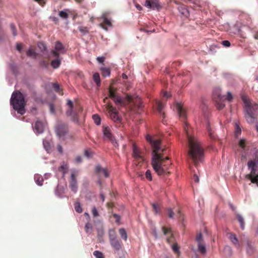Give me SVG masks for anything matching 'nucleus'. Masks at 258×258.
Segmentation results:
<instances>
[{
  "label": "nucleus",
  "mask_w": 258,
  "mask_h": 258,
  "mask_svg": "<svg viewBox=\"0 0 258 258\" xmlns=\"http://www.w3.org/2000/svg\"><path fill=\"white\" fill-rule=\"evenodd\" d=\"M110 242L111 246L115 249L118 250L121 248L120 242L117 239L110 240Z\"/></svg>",
  "instance_id": "b1692460"
},
{
  "label": "nucleus",
  "mask_w": 258,
  "mask_h": 258,
  "mask_svg": "<svg viewBox=\"0 0 258 258\" xmlns=\"http://www.w3.org/2000/svg\"><path fill=\"white\" fill-rule=\"evenodd\" d=\"M53 88L56 92H59L60 88H59V86L58 84H57V83L53 84Z\"/></svg>",
  "instance_id": "6e6d98bb"
},
{
  "label": "nucleus",
  "mask_w": 258,
  "mask_h": 258,
  "mask_svg": "<svg viewBox=\"0 0 258 258\" xmlns=\"http://www.w3.org/2000/svg\"><path fill=\"white\" fill-rule=\"evenodd\" d=\"M229 239L237 248H241L242 245V240H239L235 234L230 233L229 234Z\"/></svg>",
  "instance_id": "6ab92c4d"
},
{
  "label": "nucleus",
  "mask_w": 258,
  "mask_h": 258,
  "mask_svg": "<svg viewBox=\"0 0 258 258\" xmlns=\"http://www.w3.org/2000/svg\"><path fill=\"white\" fill-rule=\"evenodd\" d=\"M101 74L104 77L109 76L110 74V69L106 68H101Z\"/></svg>",
  "instance_id": "7c9ffc66"
},
{
  "label": "nucleus",
  "mask_w": 258,
  "mask_h": 258,
  "mask_svg": "<svg viewBox=\"0 0 258 258\" xmlns=\"http://www.w3.org/2000/svg\"><path fill=\"white\" fill-rule=\"evenodd\" d=\"M258 156L254 160H250L247 163V166L250 169L249 174L246 175V178L249 179L251 183L256 184L258 186Z\"/></svg>",
  "instance_id": "423d86ee"
},
{
  "label": "nucleus",
  "mask_w": 258,
  "mask_h": 258,
  "mask_svg": "<svg viewBox=\"0 0 258 258\" xmlns=\"http://www.w3.org/2000/svg\"><path fill=\"white\" fill-rule=\"evenodd\" d=\"M116 89L110 85L109 88V96L114 102L116 105L119 109H121L122 107H124L126 103L129 101V96L126 95V98L124 99L121 97L116 93Z\"/></svg>",
  "instance_id": "0eeeda50"
},
{
  "label": "nucleus",
  "mask_w": 258,
  "mask_h": 258,
  "mask_svg": "<svg viewBox=\"0 0 258 258\" xmlns=\"http://www.w3.org/2000/svg\"><path fill=\"white\" fill-rule=\"evenodd\" d=\"M97 60L99 62L102 63L104 61L105 58L103 56L98 57Z\"/></svg>",
  "instance_id": "338daca9"
},
{
  "label": "nucleus",
  "mask_w": 258,
  "mask_h": 258,
  "mask_svg": "<svg viewBox=\"0 0 258 258\" xmlns=\"http://www.w3.org/2000/svg\"><path fill=\"white\" fill-rule=\"evenodd\" d=\"M34 179L35 180V181L36 182V183L38 185H42V184H43V178L41 176H40V175H35L34 176Z\"/></svg>",
  "instance_id": "c85d7f7f"
},
{
  "label": "nucleus",
  "mask_w": 258,
  "mask_h": 258,
  "mask_svg": "<svg viewBox=\"0 0 258 258\" xmlns=\"http://www.w3.org/2000/svg\"><path fill=\"white\" fill-rule=\"evenodd\" d=\"M68 168L67 165L63 164L59 168V171L62 172L63 174H64L66 173V170Z\"/></svg>",
  "instance_id": "a18cd8bd"
},
{
  "label": "nucleus",
  "mask_w": 258,
  "mask_h": 258,
  "mask_svg": "<svg viewBox=\"0 0 258 258\" xmlns=\"http://www.w3.org/2000/svg\"><path fill=\"white\" fill-rule=\"evenodd\" d=\"M50 57H52L55 58L50 62V64H51V67L54 69H57L58 68H59L60 65V63H61L62 57H61L60 56V55H58V56H50Z\"/></svg>",
  "instance_id": "412c9836"
},
{
  "label": "nucleus",
  "mask_w": 258,
  "mask_h": 258,
  "mask_svg": "<svg viewBox=\"0 0 258 258\" xmlns=\"http://www.w3.org/2000/svg\"><path fill=\"white\" fill-rule=\"evenodd\" d=\"M22 48H23L22 44L21 43H17V44H16L17 50H18L20 52L22 50Z\"/></svg>",
  "instance_id": "4d7b16f0"
},
{
  "label": "nucleus",
  "mask_w": 258,
  "mask_h": 258,
  "mask_svg": "<svg viewBox=\"0 0 258 258\" xmlns=\"http://www.w3.org/2000/svg\"><path fill=\"white\" fill-rule=\"evenodd\" d=\"M58 16L62 19H67L69 17L68 14L65 11H59L58 13Z\"/></svg>",
  "instance_id": "c9c22d12"
},
{
  "label": "nucleus",
  "mask_w": 258,
  "mask_h": 258,
  "mask_svg": "<svg viewBox=\"0 0 258 258\" xmlns=\"http://www.w3.org/2000/svg\"><path fill=\"white\" fill-rule=\"evenodd\" d=\"M78 29L83 35H86L89 33V30L87 27L81 26L79 27Z\"/></svg>",
  "instance_id": "f704fd0d"
},
{
  "label": "nucleus",
  "mask_w": 258,
  "mask_h": 258,
  "mask_svg": "<svg viewBox=\"0 0 258 258\" xmlns=\"http://www.w3.org/2000/svg\"><path fill=\"white\" fill-rule=\"evenodd\" d=\"M93 79L94 82L96 84L98 87H99L101 84L99 74L98 73H95L93 75Z\"/></svg>",
  "instance_id": "a878e982"
},
{
  "label": "nucleus",
  "mask_w": 258,
  "mask_h": 258,
  "mask_svg": "<svg viewBox=\"0 0 258 258\" xmlns=\"http://www.w3.org/2000/svg\"><path fill=\"white\" fill-rule=\"evenodd\" d=\"M105 108L108 111L110 119L116 124L118 127H120L121 119L118 116V112L115 107L109 102L105 105Z\"/></svg>",
  "instance_id": "1a4fd4ad"
},
{
  "label": "nucleus",
  "mask_w": 258,
  "mask_h": 258,
  "mask_svg": "<svg viewBox=\"0 0 258 258\" xmlns=\"http://www.w3.org/2000/svg\"><path fill=\"white\" fill-rule=\"evenodd\" d=\"M93 255L96 258H105L103 253L98 250H95L93 252Z\"/></svg>",
  "instance_id": "4c0bfd02"
},
{
  "label": "nucleus",
  "mask_w": 258,
  "mask_h": 258,
  "mask_svg": "<svg viewBox=\"0 0 258 258\" xmlns=\"http://www.w3.org/2000/svg\"><path fill=\"white\" fill-rule=\"evenodd\" d=\"M27 55L29 57L36 58L37 56V53L35 52L34 49L32 47H30L29 49L27 51Z\"/></svg>",
  "instance_id": "393cba45"
},
{
  "label": "nucleus",
  "mask_w": 258,
  "mask_h": 258,
  "mask_svg": "<svg viewBox=\"0 0 258 258\" xmlns=\"http://www.w3.org/2000/svg\"><path fill=\"white\" fill-rule=\"evenodd\" d=\"M157 109L158 111L163 115V117H164V113L162 112V110L163 108V105L161 102H157Z\"/></svg>",
  "instance_id": "2f4dec72"
},
{
  "label": "nucleus",
  "mask_w": 258,
  "mask_h": 258,
  "mask_svg": "<svg viewBox=\"0 0 258 258\" xmlns=\"http://www.w3.org/2000/svg\"><path fill=\"white\" fill-rule=\"evenodd\" d=\"M55 132L59 138H63L68 132L67 124L61 121H58L56 126Z\"/></svg>",
  "instance_id": "ddd939ff"
},
{
  "label": "nucleus",
  "mask_w": 258,
  "mask_h": 258,
  "mask_svg": "<svg viewBox=\"0 0 258 258\" xmlns=\"http://www.w3.org/2000/svg\"><path fill=\"white\" fill-rule=\"evenodd\" d=\"M247 252L249 254H251L253 252V249L252 246L250 245V243L248 240H247V247H246Z\"/></svg>",
  "instance_id": "ea45409f"
},
{
  "label": "nucleus",
  "mask_w": 258,
  "mask_h": 258,
  "mask_svg": "<svg viewBox=\"0 0 258 258\" xmlns=\"http://www.w3.org/2000/svg\"><path fill=\"white\" fill-rule=\"evenodd\" d=\"M144 6L153 10H159L161 8L159 0H146Z\"/></svg>",
  "instance_id": "f3484780"
},
{
  "label": "nucleus",
  "mask_w": 258,
  "mask_h": 258,
  "mask_svg": "<svg viewBox=\"0 0 258 258\" xmlns=\"http://www.w3.org/2000/svg\"><path fill=\"white\" fill-rule=\"evenodd\" d=\"M49 109H50V111L51 112V113H54V105L51 103L49 104Z\"/></svg>",
  "instance_id": "69168bd1"
},
{
  "label": "nucleus",
  "mask_w": 258,
  "mask_h": 258,
  "mask_svg": "<svg viewBox=\"0 0 258 258\" xmlns=\"http://www.w3.org/2000/svg\"><path fill=\"white\" fill-rule=\"evenodd\" d=\"M92 214L94 217L98 216V211L95 207H93L92 210Z\"/></svg>",
  "instance_id": "13d9d810"
},
{
  "label": "nucleus",
  "mask_w": 258,
  "mask_h": 258,
  "mask_svg": "<svg viewBox=\"0 0 258 258\" xmlns=\"http://www.w3.org/2000/svg\"><path fill=\"white\" fill-rule=\"evenodd\" d=\"M194 181L196 182H199V178L198 177V176L195 174L194 175Z\"/></svg>",
  "instance_id": "774afa93"
},
{
  "label": "nucleus",
  "mask_w": 258,
  "mask_h": 258,
  "mask_svg": "<svg viewBox=\"0 0 258 258\" xmlns=\"http://www.w3.org/2000/svg\"><path fill=\"white\" fill-rule=\"evenodd\" d=\"M246 141L244 139H241L239 142V146L243 149L245 148Z\"/></svg>",
  "instance_id": "49530a36"
},
{
  "label": "nucleus",
  "mask_w": 258,
  "mask_h": 258,
  "mask_svg": "<svg viewBox=\"0 0 258 258\" xmlns=\"http://www.w3.org/2000/svg\"><path fill=\"white\" fill-rule=\"evenodd\" d=\"M11 29L12 31L13 34L14 36L17 35V30L15 27V26L13 24H11L10 25Z\"/></svg>",
  "instance_id": "603ef678"
},
{
  "label": "nucleus",
  "mask_w": 258,
  "mask_h": 258,
  "mask_svg": "<svg viewBox=\"0 0 258 258\" xmlns=\"http://www.w3.org/2000/svg\"><path fill=\"white\" fill-rule=\"evenodd\" d=\"M95 172L99 176L103 175L105 177H108L109 175L106 168H103L99 165L96 167Z\"/></svg>",
  "instance_id": "aec40b11"
},
{
  "label": "nucleus",
  "mask_w": 258,
  "mask_h": 258,
  "mask_svg": "<svg viewBox=\"0 0 258 258\" xmlns=\"http://www.w3.org/2000/svg\"><path fill=\"white\" fill-rule=\"evenodd\" d=\"M184 130L186 133L189 150L188 154L192 159L196 166L199 162L201 161L204 156V150L200 144L194 138L190 136L187 131V126L184 127Z\"/></svg>",
  "instance_id": "f03ea898"
},
{
  "label": "nucleus",
  "mask_w": 258,
  "mask_h": 258,
  "mask_svg": "<svg viewBox=\"0 0 258 258\" xmlns=\"http://www.w3.org/2000/svg\"><path fill=\"white\" fill-rule=\"evenodd\" d=\"M84 155L87 157L90 158V157H92V153L91 151H90L89 150H86L85 151Z\"/></svg>",
  "instance_id": "5fc2aeb1"
},
{
  "label": "nucleus",
  "mask_w": 258,
  "mask_h": 258,
  "mask_svg": "<svg viewBox=\"0 0 258 258\" xmlns=\"http://www.w3.org/2000/svg\"><path fill=\"white\" fill-rule=\"evenodd\" d=\"M241 134V128L237 124H235V135L238 136Z\"/></svg>",
  "instance_id": "3c124183"
},
{
  "label": "nucleus",
  "mask_w": 258,
  "mask_h": 258,
  "mask_svg": "<svg viewBox=\"0 0 258 258\" xmlns=\"http://www.w3.org/2000/svg\"><path fill=\"white\" fill-rule=\"evenodd\" d=\"M43 145L44 148L47 152H49L51 150L50 144L49 143V142H48L47 141H46V140L43 141Z\"/></svg>",
  "instance_id": "58836bf2"
},
{
  "label": "nucleus",
  "mask_w": 258,
  "mask_h": 258,
  "mask_svg": "<svg viewBox=\"0 0 258 258\" xmlns=\"http://www.w3.org/2000/svg\"><path fill=\"white\" fill-rule=\"evenodd\" d=\"M244 103L245 104L244 117L248 123H254L257 118L256 114L254 113V111L257 109L258 105L255 104L254 106H252L248 102H247L245 100Z\"/></svg>",
  "instance_id": "6e6552de"
},
{
  "label": "nucleus",
  "mask_w": 258,
  "mask_h": 258,
  "mask_svg": "<svg viewBox=\"0 0 258 258\" xmlns=\"http://www.w3.org/2000/svg\"><path fill=\"white\" fill-rule=\"evenodd\" d=\"M172 248L173 250L176 253H178L179 252V247L176 243H174L172 245Z\"/></svg>",
  "instance_id": "8fccbe9b"
},
{
  "label": "nucleus",
  "mask_w": 258,
  "mask_h": 258,
  "mask_svg": "<svg viewBox=\"0 0 258 258\" xmlns=\"http://www.w3.org/2000/svg\"><path fill=\"white\" fill-rule=\"evenodd\" d=\"M34 131L38 134L42 133L44 130L43 123L39 120H37L35 123Z\"/></svg>",
  "instance_id": "4be33fe9"
},
{
  "label": "nucleus",
  "mask_w": 258,
  "mask_h": 258,
  "mask_svg": "<svg viewBox=\"0 0 258 258\" xmlns=\"http://www.w3.org/2000/svg\"><path fill=\"white\" fill-rule=\"evenodd\" d=\"M66 52V49L64 45L59 41L55 43L54 49H52L50 52V56H58L60 54H64Z\"/></svg>",
  "instance_id": "f8f14e48"
},
{
  "label": "nucleus",
  "mask_w": 258,
  "mask_h": 258,
  "mask_svg": "<svg viewBox=\"0 0 258 258\" xmlns=\"http://www.w3.org/2000/svg\"><path fill=\"white\" fill-rule=\"evenodd\" d=\"M191 7L195 10H200V8L202 7V6L200 2H195L193 3V5L191 6Z\"/></svg>",
  "instance_id": "72a5a7b5"
},
{
  "label": "nucleus",
  "mask_w": 258,
  "mask_h": 258,
  "mask_svg": "<svg viewBox=\"0 0 258 258\" xmlns=\"http://www.w3.org/2000/svg\"><path fill=\"white\" fill-rule=\"evenodd\" d=\"M162 229L164 235H167V234L171 233V229L169 228H167L165 226H163L162 227Z\"/></svg>",
  "instance_id": "09e8293b"
},
{
  "label": "nucleus",
  "mask_w": 258,
  "mask_h": 258,
  "mask_svg": "<svg viewBox=\"0 0 258 258\" xmlns=\"http://www.w3.org/2000/svg\"><path fill=\"white\" fill-rule=\"evenodd\" d=\"M37 2L39 5L42 6H44L45 4L46 0H35Z\"/></svg>",
  "instance_id": "680f3d73"
},
{
  "label": "nucleus",
  "mask_w": 258,
  "mask_h": 258,
  "mask_svg": "<svg viewBox=\"0 0 258 258\" xmlns=\"http://www.w3.org/2000/svg\"><path fill=\"white\" fill-rule=\"evenodd\" d=\"M85 231L87 233L91 234L92 231V229H93V227H92L91 223H90L89 222H87L85 224Z\"/></svg>",
  "instance_id": "473e14b6"
},
{
  "label": "nucleus",
  "mask_w": 258,
  "mask_h": 258,
  "mask_svg": "<svg viewBox=\"0 0 258 258\" xmlns=\"http://www.w3.org/2000/svg\"><path fill=\"white\" fill-rule=\"evenodd\" d=\"M108 234L110 240L117 239L116 231L114 229H110Z\"/></svg>",
  "instance_id": "bb28decb"
},
{
  "label": "nucleus",
  "mask_w": 258,
  "mask_h": 258,
  "mask_svg": "<svg viewBox=\"0 0 258 258\" xmlns=\"http://www.w3.org/2000/svg\"><path fill=\"white\" fill-rule=\"evenodd\" d=\"M92 118L94 120L95 123L97 125H99L101 123V119L98 114H94L92 116Z\"/></svg>",
  "instance_id": "e433bc0d"
},
{
  "label": "nucleus",
  "mask_w": 258,
  "mask_h": 258,
  "mask_svg": "<svg viewBox=\"0 0 258 258\" xmlns=\"http://www.w3.org/2000/svg\"><path fill=\"white\" fill-rule=\"evenodd\" d=\"M67 105L68 106V109L66 111L67 115L71 117L73 121L78 122V113L82 111V107L78 103L74 104L70 99L67 100Z\"/></svg>",
  "instance_id": "20e7f679"
},
{
  "label": "nucleus",
  "mask_w": 258,
  "mask_h": 258,
  "mask_svg": "<svg viewBox=\"0 0 258 258\" xmlns=\"http://www.w3.org/2000/svg\"><path fill=\"white\" fill-rule=\"evenodd\" d=\"M75 209L76 212L79 213L82 212V209L81 207L80 204L79 203H76L75 204Z\"/></svg>",
  "instance_id": "37998d69"
},
{
  "label": "nucleus",
  "mask_w": 258,
  "mask_h": 258,
  "mask_svg": "<svg viewBox=\"0 0 258 258\" xmlns=\"http://www.w3.org/2000/svg\"><path fill=\"white\" fill-rule=\"evenodd\" d=\"M222 44L225 47H229L230 46V42L228 40H224L222 42Z\"/></svg>",
  "instance_id": "bf43d9fd"
},
{
  "label": "nucleus",
  "mask_w": 258,
  "mask_h": 258,
  "mask_svg": "<svg viewBox=\"0 0 258 258\" xmlns=\"http://www.w3.org/2000/svg\"><path fill=\"white\" fill-rule=\"evenodd\" d=\"M113 216L115 219V222L117 223H119L120 220V217L116 214H113Z\"/></svg>",
  "instance_id": "052dcab7"
},
{
  "label": "nucleus",
  "mask_w": 258,
  "mask_h": 258,
  "mask_svg": "<svg viewBox=\"0 0 258 258\" xmlns=\"http://www.w3.org/2000/svg\"><path fill=\"white\" fill-rule=\"evenodd\" d=\"M167 214L169 218H173L174 215V212L171 208H168L167 210Z\"/></svg>",
  "instance_id": "864d4df0"
},
{
  "label": "nucleus",
  "mask_w": 258,
  "mask_h": 258,
  "mask_svg": "<svg viewBox=\"0 0 258 258\" xmlns=\"http://www.w3.org/2000/svg\"><path fill=\"white\" fill-rule=\"evenodd\" d=\"M146 138L153 148L152 165L154 170L159 175L169 174L170 172L168 170L171 163L168 157L164 158L160 153V152H163L166 150L165 148L161 149V140L149 135H147Z\"/></svg>",
  "instance_id": "f257e3e1"
},
{
  "label": "nucleus",
  "mask_w": 258,
  "mask_h": 258,
  "mask_svg": "<svg viewBox=\"0 0 258 258\" xmlns=\"http://www.w3.org/2000/svg\"><path fill=\"white\" fill-rule=\"evenodd\" d=\"M103 132L104 137L109 140L114 147L118 146L117 143L116 142V140L114 139L113 136L111 134L109 127H103Z\"/></svg>",
  "instance_id": "dca6fc26"
},
{
  "label": "nucleus",
  "mask_w": 258,
  "mask_h": 258,
  "mask_svg": "<svg viewBox=\"0 0 258 258\" xmlns=\"http://www.w3.org/2000/svg\"><path fill=\"white\" fill-rule=\"evenodd\" d=\"M119 234L121 237L125 241H126L127 239V235L126 232L125 231V229L123 228H121L119 230Z\"/></svg>",
  "instance_id": "cd10ccee"
},
{
  "label": "nucleus",
  "mask_w": 258,
  "mask_h": 258,
  "mask_svg": "<svg viewBox=\"0 0 258 258\" xmlns=\"http://www.w3.org/2000/svg\"><path fill=\"white\" fill-rule=\"evenodd\" d=\"M82 161V157L80 156H78L75 158V161L77 163H81Z\"/></svg>",
  "instance_id": "e2e57ef3"
},
{
  "label": "nucleus",
  "mask_w": 258,
  "mask_h": 258,
  "mask_svg": "<svg viewBox=\"0 0 258 258\" xmlns=\"http://www.w3.org/2000/svg\"><path fill=\"white\" fill-rule=\"evenodd\" d=\"M236 218L240 224L241 228L243 230L244 228V222L243 217L240 214H237Z\"/></svg>",
  "instance_id": "c756f323"
},
{
  "label": "nucleus",
  "mask_w": 258,
  "mask_h": 258,
  "mask_svg": "<svg viewBox=\"0 0 258 258\" xmlns=\"http://www.w3.org/2000/svg\"><path fill=\"white\" fill-rule=\"evenodd\" d=\"M224 251H228L229 252L228 254L229 255H231V248L229 246H226V247H225Z\"/></svg>",
  "instance_id": "0e129e2a"
},
{
  "label": "nucleus",
  "mask_w": 258,
  "mask_h": 258,
  "mask_svg": "<svg viewBox=\"0 0 258 258\" xmlns=\"http://www.w3.org/2000/svg\"><path fill=\"white\" fill-rule=\"evenodd\" d=\"M213 99L217 104V107L219 110L222 109L225 107L224 102L225 100L231 101L233 96L230 92L227 93V96L222 95L221 94V89L219 88H215L213 93Z\"/></svg>",
  "instance_id": "39448f33"
},
{
  "label": "nucleus",
  "mask_w": 258,
  "mask_h": 258,
  "mask_svg": "<svg viewBox=\"0 0 258 258\" xmlns=\"http://www.w3.org/2000/svg\"><path fill=\"white\" fill-rule=\"evenodd\" d=\"M110 14L109 12H104L101 16V18L103 20L102 23L100 24V26L104 29L107 30V27H112V23L109 19H108V16Z\"/></svg>",
  "instance_id": "2eb2a0df"
},
{
  "label": "nucleus",
  "mask_w": 258,
  "mask_h": 258,
  "mask_svg": "<svg viewBox=\"0 0 258 258\" xmlns=\"http://www.w3.org/2000/svg\"><path fill=\"white\" fill-rule=\"evenodd\" d=\"M176 109L180 118L185 119L186 117V112L180 103L176 104Z\"/></svg>",
  "instance_id": "5701e85b"
},
{
  "label": "nucleus",
  "mask_w": 258,
  "mask_h": 258,
  "mask_svg": "<svg viewBox=\"0 0 258 258\" xmlns=\"http://www.w3.org/2000/svg\"><path fill=\"white\" fill-rule=\"evenodd\" d=\"M153 209L155 212L156 214H158L160 212V208L159 207L157 204H152Z\"/></svg>",
  "instance_id": "de8ad7c7"
},
{
  "label": "nucleus",
  "mask_w": 258,
  "mask_h": 258,
  "mask_svg": "<svg viewBox=\"0 0 258 258\" xmlns=\"http://www.w3.org/2000/svg\"><path fill=\"white\" fill-rule=\"evenodd\" d=\"M77 174L75 172H72L71 175V180L70 181V187L71 190L76 193L78 189V184L77 182Z\"/></svg>",
  "instance_id": "a211bd4d"
},
{
  "label": "nucleus",
  "mask_w": 258,
  "mask_h": 258,
  "mask_svg": "<svg viewBox=\"0 0 258 258\" xmlns=\"http://www.w3.org/2000/svg\"><path fill=\"white\" fill-rule=\"evenodd\" d=\"M196 240L197 242V245L199 251L202 254H205L206 252V248L201 233H200L197 235Z\"/></svg>",
  "instance_id": "4468645a"
},
{
  "label": "nucleus",
  "mask_w": 258,
  "mask_h": 258,
  "mask_svg": "<svg viewBox=\"0 0 258 258\" xmlns=\"http://www.w3.org/2000/svg\"><path fill=\"white\" fill-rule=\"evenodd\" d=\"M38 47L41 51H45L46 50V46L43 42H39L38 43Z\"/></svg>",
  "instance_id": "79ce46f5"
},
{
  "label": "nucleus",
  "mask_w": 258,
  "mask_h": 258,
  "mask_svg": "<svg viewBox=\"0 0 258 258\" xmlns=\"http://www.w3.org/2000/svg\"><path fill=\"white\" fill-rule=\"evenodd\" d=\"M145 176L147 179L149 181H151L152 180V176L151 172L150 170H147L145 173Z\"/></svg>",
  "instance_id": "c03bdc74"
},
{
  "label": "nucleus",
  "mask_w": 258,
  "mask_h": 258,
  "mask_svg": "<svg viewBox=\"0 0 258 258\" xmlns=\"http://www.w3.org/2000/svg\"><path fill=\"white\" fill-rule=\"evenodd\" d=\"M40 66L45 69H47L49 66V62L47 60H42L40 61Z\"/></svg>",
  "instance_id": "a19ab883"
},
{
  "label": "nucleus",
  "mask_w": 258,
  "mask_h": 258,
  "mask_svg": "<svg viewBox=\"0 0 258 258\" xmlns=\"http://www.w3.org/2000/svg\"><path fill=\"white\" fill-rule=\"evenodd\" d=\"M133 157L135 159L134 164L137 165L142 163L144 160L143 153L134 142H133Z\"/></svg>",
  "instance_id": "9d476101"
},
{
  "label": "nucleus",
  "mask_w": 258,
  "mask_h": 258,
  "mask_svg": "<svg viewBox=\"0 0 258 258\" xmlns=\"http://www.w3.org/2000/svg\"><path fill=\"white\" fill-rule=\"evenodd\" d=\"M11 103L13 108L17 110L18 113L23 115L25 113V101L23 94L20 92H14L11 99Z\"/></svg>",
  "instance_id": "7ed1b4c3"
},
{
  "label": "nucleus",
  "mask_w": 258,
  "mask_h": 258,
  "mask_svg": "<svg viewBox=\"0 0 258 258\" xmlns=\"http://www.w3.org/2000/svg\"><path fill=\"white\" fill-rule=\"evenodd\" d=\"M130 111L132 110H136L138 113H140L143 107L141 99L138 97L133 98L130 95Z\"/></svg>",
  "instance_id": "9b49d317"
}]
</instances>
